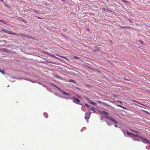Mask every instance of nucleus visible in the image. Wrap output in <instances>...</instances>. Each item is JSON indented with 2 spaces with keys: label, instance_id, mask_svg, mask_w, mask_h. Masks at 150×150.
<instances>
[{
  "label": "nucleus",
  "instance_id": "nucleus-1",
  "mask_svg": "<svg viewBox=\"0 0 150 150\" xmlns=\"http://www.w3.org/2000/svg\"><path fill=\"white\" fill-rule=\"evenodd\" d=\"M91 113L88 112H86L85 114V118L86 120V121L88 122V120L90 116Z\"/></svg>",
  "mask_w": 150,
  "mask_h": 150
},
{
  "label": "nucleus",
  "instance_id": "nucleus-2",
  "mask_svg": "<svg viewBox=\"0 0 150 150\" xmlns=\"http://www.w3.org/2000/svg\"><path fill=\"white\" fill-rule=\"evenodd\" d=\"M140 139H141V141L144 143H149L148 141L146 139L142 137H139Z\"/></svg>",
  "mask_w": 150,
  "mask_h": 150
},
{
  "label": "nucleus",
  "instance_id": "nucleus-3",
  "mask_svg": "<svg viewBox=\"0 0 150 150\" xmlns=\"http://www.w3.org/2000/svg\"><path fill=\"white\" fill-rule=\"evenodd\" d=\"M73 101L75 103L78 104L80 102V100L77 98L75 97H73Z\"/></svg>",
  "mask_w": 150,
  "mask_h": 150
},
{
  "label": "nucleus",
  "instance_id": "nucleus-4",
  "mask_svg": "<svg viewBox=\"0 0 150 150\" xmlns=\"http://www.w3.org/2000/svg\"><path fill=\"white\" fill-rule=\"evenodd\" d=\"M6 33L9 34H13L17 35L18 34L15 33L9 30H6Z\"/></svg>",
  "mask_w": 150,
  "mask_h": 150
},
{
  "label": "nucleus",
  "instance_id": "nucleus-5",
  "mask_svg": "<svg viewBox=\"0 0 150 150\" xmlns=\"http://www.w3.org/2000/svg\"><path fill=\"white\" fill-rule=\"evenodd\" d=\"M109 119L110 121L114 122L115 123H117V122L116 120H115L114 119L110 117Z\"/></svg>",
  "mask_w": 150,
  "mask_h": 150
},
{
  "label": "nucleus",
  "instance_id": "nucleus-6",
  "mask_svg": "<svg viewBox=\"0 0 150 150\" xmlns=\"http://www.w3.org/2000/svg\"><path fill=\"white\" fill-rule=\"evenodd\" d=\"M100 113L102 114H103L105 115H108V112H106L104 111H102L100 112Z\"/></svg>",
  "mask_w": 150,
  "mask_h": 150
},
{
  "label": "nucleus",
  "instance_id": "nucleus-7",
  "mask_svg": "<svg viewBox=\"0 0 150 150\" xmlns=\"http://www.w3.org/2000/svg\"><path fill=\"white\" fill-rule=\"evenodd\" d=\"M62 94H63V95H68L69 96H70L69 94L67 93H66L65 92L63 91H62Z\"/></svg>",
  "mask_w": 150,
  "mask_h": 150
},
{
  "label": "nucleus",
  "instance_id": "nucleus-8",
  "mask_svg": "<svg viewBox=\"0 0 150 150\" xmlns=\"http://www.w3.org/2000/svg\"><path fill=\"white\" fill-rule=\"evenodd\" d=\"M98 103H101V104H103L104 105H107V106H110V105H108L107 104H106L105 103H104V102H100V101H98Z\"/></svg>",
  "mask_w": 150,
  "mask_h": 150
},
{
  "label": "nucleus",
  "instance_id": "nucleus-9",
  "mask_svg": "<svg viewBox=\"0 0 150 150\" xmlns=\"http://www.w3.org/2000/svg\"><path fill=\"white\" fill-rule=\"evenodd\" d=\"M57 56H59L61 57H62V58H63L64 59H66V60H67L68 61H69V59L68 58H67V57H64V56H61L58 55V54H57Z\"/></svg>",
  "mask_w": 150,
  "mask_h": 150
},
{
  "label": "nucleus",
  "instance_id": "nucleus-10",
  "mask_svg": "<svg viewBox=\"0 0 150 150\" xmlns=\"http://www.w3.org/2000/svg\"><path fill=\"white\" fill-rule=\"evenodd\" d=\"M90 103H91V104L93 105H96L97 104L96 103H95L94 102L90 101Z\"/></svg>",
  "mask_w": 150,
  "mask_h": 150
},
{
  "label": "nucleus",
  "instance_id": "nucleus-11",
  "mask_svg": "<svg viewBox=\"0 0 150 150\" xmlns=\"http://www.w3.org/2000/svg\"><path fill=\"white\" fill-rule=\"evenodd\" d=\"M23 37H25V38L28 37V38H33V37L30 36H29L26 35H23Z\"/></svg>",
  "mask_w": 150,
  "mask_h": 150
},
{
  "label": "nucleus",
  "instance_id": "nucleus-12",
  "mask_svg": "<svg viewBox=\"0 0 150 150\" xmlns=\"http://www.w3.org/2000/svg\"><path fill=\"white\" fill-rule=\"evenodd\" d=\"M121 28H131L129 26H121Z\"/></svg>",
  "mask_w": 150,
  "mask_h": 150
},
{
  "label": "nucleus",
  "instance_id": "nucleus-13",
  "mask_svg": "<svg viewBox=\"0 0 150 150\" xmlns=\"http://www.w3.org/2000/svg\"><path fill=\"white\" fill-rule=\"evenodd\" d=\"M116 105L117 106L120 107L122 108L123 109H127V108H126L124 107L121 106V105Z\"/></svg>",
  "mask_w": 150,
  "mask_h": 150
},
{
  "label": "nucleus",
  "instance_id": "nucleus-14",
  "mask_svg": "<svg viewBox=\"0 0 150 150\" xmlns=\"http://www.w3.org/2000/svg\"><path fill=\"white\" fill-rule=\"evenodd\" d=\"M127 134L128 136H130V135H131V134H132V133H130L128 131H127Z\"/></svg>",
  "mask_w": 150,
  "mask_h": 150
},
{
  "label": "nucleus",
  "instance_id": "nucleus-15",
  "mask_svg": "<svg viewBox=\"0 0 150 150\" xmlns=\"http://www.w3.org/2000/svg\"><path fill=\"white\" fill-rule=\"evenodd\" d=\"M132 101L134 102H135V103H138V104H141V105H143V104H141V103H138V102H137V101H136V100H132Z\"/></svg>",
  "mask_w": 150,
  "mask_h": 150
},
{
  "label": "nucleus",
  "instance_id": "nucleus-16",
  "mask_svg": "<svg viewBox=\"0 0 150 150\" xmlns=\"http://www.w3.org/2000/svg\"><path fill=\"white\" fill-rule=\"evenodd\" d=\"M52 85H53V86H55V87H56V88H57V89H58L59 90H60V88L58 87V86H56V85H55L53 83H51Z\"/></svg>",
  "mask_w": 150,
  "mask_h": 150
},
{
  "label": "nucleus",
  "instance_id": "nucleus-17",
  "mask_svg": "<svg viewBox=\"0 0 150 150\" xmlns=\"http://www.w3.org/2000/svg\"><path fill=\"white\" fill-rule=\"evenodd\" d=\"M0 71L4 74H5V71L4 70L2 71L0 69Z\"/></svg>",
  "mask_w": 150,
  "mask_h": 150
},
{
  "label": "nucleus",
  "instance_id": "nucleus-18",
  "mask_svg": "<svg viewBox=\"0 0 150 150\" xmlns=\"http://www.w3.org/2000/svg\"><path fill=\"white\" fill-rule=\"evenodd\" d=\"M0 22H2V23H4V24H7V23H6V22H4V21H3V20H0Z\"/></svg>",
  "mask_w": 150,
  "mask_h": 150
},
{
  "label": "nucleus",
  "instance_id": "nucleus-19",
  "mask_svg": "<svg viewBox=\"0 0 150 150\" xmlns=\"http://www.w3.org/2000/svg\"><path fill=\"white\" fill-rule=\"evenodd\" d=\"M51 56L53 57H54L56 59H59V60H60V59L59 58H58V57H56L55 56H54V55H51Z\"/></svg>",
  "mask_w": 150,
  "mask_h": 150
},
{
  "label": "nucleus",
  "instance_id": "nucleus-20",
  "mask_svg": "<svg viewBox=\"0 0 150 150\" xmlns=\"http://www.w3.org/2000/svg\"><path fill=\"white\" fill-rule=\"evenodd\" d=\"M132 135H133L134 137H139L138 135V134H136L135 135H134L133 134H132Z\"/></svg>",
  "mask_w": 150,
  "mask_h": 150
},
{
  "label": "nucleus",
  "instance_id": "nucleus-21",
  "mask_svg": "<svg viewBox=\"0 0 150 150\" xmlns=\"http://www.w3.org/2000/svg\"><path fill=\"white\" fill-rule=\"evenodd\" d=\"M69 81L70 82H74V81L72 79H70Z\"/></svg>",
  "mask_w": 150,
  "mask_h": 150
},
{
  "label": "nucleus",
  "instance_id": "nucleus-22",
  "mask_svg": "<svg viewBox=\"0 0 150 150\" xmlns=\"http://www.w3.org/2000/svg\"><path fill=\"white\" fill-rule=\"evenodd\" d=\"M74 58L77 59H80V58L79 57H77L76 56H74Z\"/></svg>",
  "mask_w": 150,
  "mask_h": 150
},
{
  "label": "nucleus",
  "instance_id": "nucleus-23",
  "mask_svg": "<svg viewBox=\"0 0 150 150\" xmlns=\"http://www.w3.org/2000/svg\"><path fill=\"white\" fill-rule=\"evenodd\" d=\"M121 1L124 3H126L127 2V1L126 0H121Z\"/></svg>",
  "mask_w": 150,
  "mask_h": 150
},
{
  "label": "nucleus",
  "instance_id": "nucleus-24",
  "mask_svg": "<svg viewBox=\"0 0 150 150\" xmlns=\"http://www.w3.org/2000/svg\"><path fill=\"white\" fill-rule=\"evenodd\" d=\"M34 12L37 13H40L39 11H35Z\"/></svg>",
  "mask_w": 150,
  "mask_h": 150
},
{
  "label": "nucleus",
  "instance_id": "nucleus-25",
  "mask_svg": "<svg viewBox=\"0 0 150 150\" xmlns=\"http://www.w3.org/2000/svg\"><path fill=\"white\" fill-rule=\"evenodd\" d=\"M116 102L119 103L120 104H122V102L120 101H115Z\"/></svg>",
  "mask_w": 150,
  "mask_h": 150
},
{
  "label": "nucleus",
  "instance_id": "nucleus-26",
  "mask_svg": "<svg viewBox=\"0 0 150 150\" xmlns=\"http://www.w3.org/2000/svg\"><path fill=\"white\" fill-rule=\"evenodd\" d=\"M19 34V35H20L21 36H23V35H25V34H21V33Z\"/></svg>",
  "mask_w": 150,
  "mask_h": 150
},
{
  "label": "nucleus",
  "instance_id": "nucleus-27",
  "mask_svg": "<svg viewBox=\"0 0 150 150\" xmlns=\"http://www.w3.org/2000/svg\"><path fill=\"white\" fill-rule=\"evenodd\" d=\"M130 130H131L132 131L134 132H135L137 133H139V132L138 131H134L132 129H130Z\"/></svg>",
  "mask_w": 150,
  "mask_h": 150
},
{
  "label": "nucleus",
  "instance_id": "nucleus-28",
  "mask_svg": "<svg viewBox=\"0 0 150 150\" xmlns=\"http://www.w3.org/2000/svg\"><path fill=\"white\" fill-rule=\"evenodd\" d=\"M96 71L99 72V73H100V71L99 70L97 69H96Z\"/></svg>",
  "mask_w": 150,
  "mask_h": 150
},
{
  "label": "nucleus",
  "instance_id": "nucleus-29",
  "mask_svg": "<svg viewBox=\"0 0 150 150\" xmlns=\"http://www.w3.org/2000/svg\"><path fill=\"white\" fill-rule=\"evenodd\" d=\"M140 42H141V43L143 44V45H144V43L142 41V40H140Z\"/></svg>",
  "mask_w": 150,
  "mask_h": 150
},
{
  "label": "nucleus",
  "instance_id": "nucleus-30",
  "mask_svg": "<svg viewBox=\"0 0 150 150\" xmlns=\"http://www.w3.org/2000/svg\"><path fill=\"white\" fill-rule=\"evenodd\" d=\"M112 96L113 97H117V95H112Z\"/></svg>",
  "mask_w": 150,
  "mask_h": 150
},
{
  "label": "nucleus",
  "instance_id": "nucleus-31",
  "mask_svg": "<svg viewBox=\"0 0 150 150\" xmlns=\"http://www.w3.org/2000/svg\"><path fill=\"white\" fill-rule=\"evenodd\" d=\"M2 31H4V32H5V33H6V30H2Z\"/></svg>",
  "mask_w": 150,
  "mask_h": 150
},
{
  "label": "nucleus",
  "instance_id": "nucleus-32",
  "mask_svg": "<svg viewBox=\"0 0 150 150\" xmlns=\"http://www.w3.org/2000/svg\"><path fill=\"white\" fill-rule=\"evenodd\" d=\"M22 21H23V22H24V23H26V21H25V20H22Z\"/></svg>",
  "mask_w": 150,
  "mask_h": 150
},
{
  "label": "nucleus",
  "instance_id": "nucleus-33",
  "mask_svg": "<svg viewBox=\"0 0 150 150\" xmlns=\"http://www.w3.org/2000/svg\"><path fill=\"white\" fill-rule=\"evenodd\" d=\"M37 18H38V19H42V18H40V17H37Z\"/></svg>",
  "mask_w": 150,
  "mask_h": 150
},
{
  "label": "nucleus",
  "instance_id": "nucleus-34",
  "mask_svg": "<svg viewBox=\"0 0 150 150\" xmlns=\"http://www.w3.org/2000/svg\"><path fill=\"white\" fill-rule=\"evenodd\" d=\"M124 79L126 80H128V81H130V79L128 80V79H125V78H124Z\"/></svg>",
  "mask_w": 150,
  "mask_h": 150
},
{
  "label": "nucleus",
  "instance_id": "nucleus-35",
  "mask_svg": "<svg viewBox=\"0 0 150 150\" xmlns=\"http://www.w3.org/2000/svg\"><path fill=\"white\" fill-rule=\"evenodd\" d=\"M85 105H86V106H87L88 107H89V106H88V105L87 104H85Z\"/></svg>",
  "mask_w": 150,
  "mask_h": 150
},
{
  "label": "nucleus",
  "instance_id": "nucleus-36",
  "mask_svg": "<svg viewBox=\"0 0 150 150\" xmlns=\"http://www.w3.org/2000/svg\"><path fill=\"white\" fill-rule=\"evenodd\" d=\"M128 21L129 22H131V23H132V21H131L130 20H128Z\"/></svg>",
  "mask_w": 150,
  "mask_h": 150
},
{
  "label": "nucleus",
  "instance_id": "nucleus-37",
  "mask_svg": "<svg viewBox=\"0 0 150 150\" xmlns=\"http://www.w3.org/2000/svg\"><path fill=\"white\" fill-rule=\"evenodd\" d=\"M91 109L92 110H93V111H94V110L93 109V108H91Z\"/></svg>",
  "mask_w": 150,
  "mask_h": 150
},
{
  "label": "nucleus",
  "instance_id": "nucleus-38",
  "mask_svg": "<svg viewBox=\"0 0 150 150\" xmlns=\"http://www.w3.org/2000/svg\"><path fill=\"white\" fill-rule=\"evenodd\" d=\"M109 41L110 42H112V40H109Z\"/></svg>",
  "mask_w": 150,
  "mask_h": 150
},
{
  "label": "nucleus",
  "instance_id": "nucleus-39",
  "mask_svg": "<svg viewBox=\"0 0 150 150\" xmlns=\"http://www.w3.org/2000/svg\"><path fill=\"white\" fill-rule=\"evenodd\" d=\"M103 100H105V101H106V100H107L106 99H103Z\"/></svg>",
  "mask_w": 150,
  "mask_h": 150
},
{
  "label": "nucleus",
  "instance_id": "nucleus-40",
  "mask_svg": "<svg viewBox=\"0 0 150 150\" xmlns=\"http://www.w3.org/2000/svg\"><path fill=\"white\" fill-rule=\"evenodd\" d=\"M115 126L116 127H117V125H115Z\"/></svg>",
  "mask_w": 150,
  "mask_h": 150
},
{
  "label": "nucleus",
  "instance_id": "nucleus-41",
  "mask_svg": "<svg viewBox=\"0 0 150 150\" xmlns=\"http://www.w3.org/2000/svg\"><path fill=\"white\" fill-rule=\"evenodd\" d=\"M87 30H88V31H89V29L88 28V29H87Z\"/></svg>",
  "mask_w": 150,
  "mask_h": 150
},
{
  "label": "nucleus",
  "instance_id": "nucleus-42",
  "mask_svg": "<svg viewBox=\"0 0 150 150\" xmlns=\"http://www.w3.org/2000/svg\"><path fill=\"white\" fill-rule=\"evenodd\" d=\"M2 1H3L4 0H1Z\"/></svg>",
  "mask_w": 150,
  "mask_h": 150
}]
</instances>
